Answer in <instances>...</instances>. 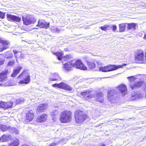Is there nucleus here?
<instances>
[{"instance_id":"obj_34","label":"nucleus","mask_w":146,"mask_h":146,"mask_svg":"<svg viewBox=\"0 0 146 146\" xmlns=\"http://www.w3.org/2000/svg\"><path fill=\"white\" fill-rule=\"evenodd\" d=\"M130 83H132L133 82L135 81L136 79L137 78L135 77L134 76H131L127 77Z\"/></svg>"},{"instance_id":"obj_48","label":"nucleus","mask_w":146,"mask_h":146,"mask_svg":"<svg viewBox=\"0 0 146 146\" xmlns=\"http://www.w3.org/2000/svg\"><path fill=\"white\" fill-rule=\"evenodd\" d=\"M143 38L144 40H146V34H145L144 35Z\"/></svg>"},{"instance_id":"obj_26","label":"nucleus","mask_w":146,"mask_h":146,"mask_svg":"<svg viewBox=\"0 0 146 146\" xmlns=\"http://www.w3.org/2000/svg\"><path fill=\"white\" fill-rule=\"evenodd\" d=\"M87 65L89 69H92L96 67V64L94 62L87 61Z\"/></svg>"},{"instance_id":"obj_20","label":"nucleus","mask_w":146,"mask_h":146,"mask_svg":"<svg viewBox=\"0 0 146 146\" xmlns=\"http://www.w3.org/2000/svg\"><path fill=\"white\" fill-rule=\"evenodd\" d=\"M116 92L115 89H112L108 90V98L110 100H111L112 99L114 98V94Z\"/></svg>"},{"instance_id":"obj_40","label":"nucleus","mask_w":146,"mask_h":146,"mask_svg":"<svg viewBox=\"0 0 146 146\" xmlns=\"http://www.w3.org/2000/svg\"><path fill=\"white\" fill-rule=\"evenodd\" d=\"M5 13H3L0 11V18L3 19L4 18Z\"/></svg>"},{"instance_id":"obj_46","label":"nucleus","mask_w":146,"mask_h":146,"mask_svg":"<svg viewBox=\"0 0 146 146\" xmlns=\"http://www.w3.org/2000/svg\"><path fill=\"white\" fill-rule=\"evenodd\" d=\"M7 48V47H6L5 48L3 47L2 48L0 47V52H2L4 50H5Z\"/></svg>"},{"instance_id":"obj_17","label":"nucleus","mask_w":146,"mask_h":146,"mask_svg":"<svg viewBox=\"0 0 146 146\" xmlns=\"http://www.w3.org/2000/svg\"><path fill=\"white\" fill-rule=\"evenodd\" d=\"M23 69V67L21 66H19L16 68L14 69L13 72L11 75V76L13 77H15L18 74H19L20 71Z\"/></svg>"},{"instance_id":"obj_44","label":"nucleus","mask_w":146,"mask_h":146,"mask_svg":"<svg viewBox=\"0 0 146 146\" xmlns=\"http://www.w3.org/2000/svg\"><path fill=\"white\" fill-rule=\"evenodd\" d=\"M5 60L3 58H0V66L4 64Z\"/></svg>"},{"instance_id":"obj_18","label":"nucleus","mask_w":146,"mask_h":146,"mask_svg":"<svg viewBox=\"0 0 146 146\" xmlns=\"http://www.w3.org/2000/svg\"><path fill=\"white\" fill-rule=\"evenodd\" d=\"M23 69V67L21 66H19L16 68L14 69L13 72L11 75V76L13 77H15L18 74H19L20 71Z\"/></svg>"},{"instance_id":"obj_15","label":"nucleus","mask_w":146,"mask_h":146,"mask_svg":"<svg viewBox=\"0 0 146 146\" xmlns=\"http://www.w3.org/2000/svg\"><path fill=\"white\" fill-rule=\"evenodd\" d=\"M11 139V136L9 134H4L0 137V143L9 141Z\"/></svg>"},{"instance_id":"obj_9","label":"nucleus","mask_w":146,"mask_h":146,"mask_svg":"<svg viewBox=\"0 0 146 146\" xmlns=\"http://www.w3.org/2000/svg\"><path fill=\"white\" fill-rule=\"evenodd\" d=\"M50 23L46 22L44 20L39 19L36 26L40 28L47 29L49 27Z\"/></svg>"},{"instance_id":"obj_1","label":"nucleus","mask_w":146,"mask_h":146,"mask_svg":"<svg viewBox=\"0 0 146 146\" xmlns=\"http://www.w3.org/2000/svg\"><path fill=\"white\" fill-rule=\"evenodd\" d=\"M72 113L70 110H64L60 114L59 120L62 123H68L72 120Z\"/></svg>"},{"instance_id":"obj_24","label":"nucleus","mask_w":146,"mask_h":146,"mask_svg":"<svg viewBox=\"0 0 146 146\" xmlns=\"http://www.w3.org/2000/svg\"><path fill=\"white\" fill-rule=\"evenodd\" d=\"M53 54L56 55L58 60H62L64 55V53L62 51H58L56 52H52Z\"/></svg>"},{"instance_id":"obj_3","label":"nucleus","mask_w":146,"mask_h":146,"mask_svg":"<svg viewBox=\"0 0 146 146\" xmlns=\"http://www.w3.org/2000/svg\"><path fill=\"white\" fill-rule=\"evenodd\" d=\"M25 76L26 77L23 80H21L19 81L18 83L19 84H27L30 82L31 76L26 70L23 71L18 76V78L21 79Z\"/></svg>"},{"instance_id":"obj_41","label":"nucleus","mask_w":146,"mask_h":146,"mask_svg":"<svg viewBox=\"0 0 146 146\" xmlns=\"http://www.w3.org/2000/svg\"><path fill=\"white\" fill-rule=\"evenodd\" d=\"M22 102V100L19 98L17 99L15 101L16 104H20Z\"/></svg>"},{"instance_id":"obj_23","label":"nucleus","mask_w":146,"mask_h":146,"mask_svg":"<svg viewBox=\"0 0 146 146\" xmlns=\"http://www.w3.org/2000/svg\"><path fill=\"white\" fill-rule=\"evenodd\" d=\"M23 20L24 24L26 25H29L32 23L31 18L28 17H23Z\"/></svg>"},{"instance_id":"obj_13","label":"nucleus","mask_w":146,"mask_h":146,"mask_svg":"<svg viewBox=\"0 0 146 146\" xmlns=\"http://www.w3.org/2000/svg\"><path fill=\"white\" fill-rule=\"evenodd\" d=\"M116 89H117L123 96L127 94V86L125 85L120 84L116 87Z\"/></svg>"},{"instance_id":"obj_33","label":"nucleus","mask_w":146,"mask_h":146,"mask_svg":"<svg viewBox=\"0 0 146 146\" xmlns=\"http://www.w3.org/2000/svg\"><path fill=\"white\" fill-rule=\"evenodd\" d=\"M110 27V26L108 25H105L104 26H102L100 27V28L102 30L106 31L107 30H109V28Z\"/></svg>"},{"instance_id":"obj_38","label":"nucleus","mask_w":146,"mask_h":146,"mask_svg":"<svg viewBox=\"0 0 146 146\" xmlns=\"http://www.w3.org/2000/svg\"><path fill=\"white\" fill-rule=\"evenodd\" d=\"M21 18L14 15L13 21L19 22L21 21Z\"/></svg>"},{"instance_id":"obj_21","label":"nucleus","mask_w":146,"mask_h":146,"mask_svg":"<svg viewBox=\"0 0 146 146\" xmlns=\"http://www.w3.org/2000/svg\"><path fill=\"white\" fill-rule=\"evenodd\" d=\"M72 67L71 65V62H67L63 64V68L68 71H71Z\"/></svg>"},{"instance_id":"obj_16","label":"nucleus","mask_w":146,"mask_h":146,"mask_svg":"<svg viewBox=\"0 0 146 146\" xmlns=\"http://www.w3.org/2000/svg\"><path fill=\"white\" fill-rule=\"evenodd\" d=\"M143 82L142 81L137 82L134 83L130 84V86L132 90L141 87L143 85Z\"/></svg>"},{"instance_id":"obj_30","label":"nucleus","mask_w":146,"mask_h":146,"mask_svg":"<svg viewBox=\"0 0 146 146\" xmlns=\"http://www.w3.org/2000/svg\"><path fill=\"white\" fill-rule=\"evenodd\" d=\"M127 29L128 30H134L136 29V24L134 23H128L127 24Z\"/></svg>"},{"instance_id":"obj_47","label":"nucleus","mask_w":146,"mask_h":146,"mask_svg":"<svg viewBox=\"0 0 146 146\" xmlns=\"http://www.w3.org/2000/svg\"><path fill=\"white\" fill-rule=\"evenodd\" d=\"M13 52L14 54L15 55L18 52V51L16 50H13Z\"/></svg>"},{"instance_id":"obj_19","label":"nucleus","mask_w":146,"mask_h":146,"mask_svg":"<svg viewBox=\"0 0 146 146\" xmlns=\"http://www.w3.org/2000/svg\"><path fill=\"white\" fill-rule=\"evenodd\" d=\"M46 109V105L45 104H41L38 106L36 111L38 113L43 112Z\"/></svg>"},{"instance_id":"obj_31","label":"nucleus","mask_w":146,"mask_h":146,"mask_svg":"<svg viewBox=\"0 0 146 146\" xmlns=\"http://www.w3.org/2000/svg\"><path fill=\"white\" fill-rule=\"evenodd\" d=\"M0 43L2 44L3 47H7V49L9 47V42L5 40L2 39H0Z\"/></svg>"},{"instance_id":"obj_2","label":"nucleus","mask_w":146,"mask_h":146,"mask_svg":"<svg viewBox=\"0 0 146 146\" xmlns=\"http://www.w3.org/2000/svg\"><path fill=\"white\" fill-rule=\"evenodd\" d=\"M88 117L87 115L80 110H78L75 112V120L77 123L80 124L83 122Z\"/></svg>"},{"instance_id":"obj_5","label":"nucleus","mask_w":146,"mask_h":146,"mask_svg":"<svg viewBox=\"0 0 146 146\" xmlns=\"http://www.w3.org/2000/svg\"><path fill=\"white\" fill-rule=\"evenodd\" d=\"M71 62V65L73 67L84 70H87V67L83 63L80 59L76 60L74 62H73V61Z\"/></svg>"},{"instance_id":"obj_4","label":"nucleus","mask_w":146,"mask_h":146,"mask_svg":"<svg viewBox=\"0 0 146 146\" xmlns=\"http://www.w3.org/2000/svg\"><path fill=\"white\" fill-rule=\"evenodd\" d=\"M144 51L141 49H138L135 51L134 60L137 63H143L144 61Z\"/></svg>"},{"instance_id":"obj_22","label":"nucleus","mask_w":146,"mask_h":146,"mask_svg":"<svg viewBox=\"0 0 146 146\" xmlns=\"http://www.w3.org/2000/svg\"><path fill=\"white\" fill-rule=\"evenodd\" d=\"M96 96L97 97L96 101L100 103H102L104 101V98L103 93L102 92L97 93L96 94Z\"/></svg>"},{"instance_id":"obj_28","label":"nucleus","mask_w":146,"mask_h":146,"mask_svg":"<svg viewBox=\"0 0 146 146\" xmlns=\"http://www.w3.org/2000/svg\"><path fill=\"white\" fill-rule=\"evenodd\" d=\"M127 23H122L119 25V31L120 32H124L126 28V24Z\"/></svg>"},{"instance_id":"obj_32","label":"nucleus","mask_w":146,"mask_h":146,"mask_svg":"<svg viewBox=\"0 0 146 146\" xmlns=\"http://www.w3.org/2000/svg\"><path fill=\"white\" fill-rule=\"evenodd\" d=\"M52 77L53 78H50V81H56L60 78V77L58 74L57 73H55L52 75Z\"/></svg>"},{"instance_id":"obj_12","label":"nucleus","mask_w":146,"mask_h":146,"mask_svg":"<svg viewBox=\"0 0 146 146\" xmlns=\"http://www.w3.org/2000/svg\"><path fill=\"white\" fill-rule=\"evenodd\" d=\"M127 64H123L122 65H110L107 66L108 72L115 70L119 68H122L126 65Z\"/></svg>"},{"instance_id":"obj_36","label":"nucleus","mask_w":146,"mask_h":146,"mask_svg":"<svg viewBox=\"0 0 146 146\" xmlns=\"http://www.w3.org/2000/svg\"><path fill=\"white\" fill-rule=\"evenodd\" d=\"M58 113V111L57 110H55L53 111L51 113V116L52 117H54L55 116L57 115Z\"/></svg>"},{"instance_id":"obj_7","label":"nucleus","mask_w":146,"mask_h":146,"mask_svg":"<svg viewBox=\"0 0 146 146\" xmlns=\"http://www.w3.org/2000/svg\"><path fill=\"white\" fill-rule=\"evenodd\" d=\"M13 102L12 101L4 102L0 100V109L6 110L12 108L13 106Z\"/></svg>"},{"instance_id":"obj_14","label":"nucleus","mask_w":146,"mask_h":146,"mask_svg":"<svg viewBox=\"0 0 146 146\" xmlns=\"http://www.w3.org/2000/svg\"><path fill=\"white\" fill-rule=\"evenodd\" d=\"M48 115L46 113H43L39 116L36 118V121L39 123L45 122L47 119Z\"/></svg>"},{"instance_id":"obj_29","label":"nucleus","mask_w":146,"mask_h":146,"mask_svg":"<svg viewBox=\"0 0 146 146\" xmlns=\"http://www.w3.org/2000/svg\"><path fill=\"white\" fill-rule=\"evenodd\" d=\"M11 129V127L10 126L8 127L5 125L0 124V129L3 131H6Z\"/></svg>"},{"instance_id":"obj_8","label":"nucleus","mask_w":146,"mask_h":146,"mask_svg":"<svg viewBox=\"0 0 146 146\" xmlns=\"http://www.w3.org/2000/svg\"><path fill=\"white\" fill-rule=\"evenodd\" d=\"M35 117V113L33 111L31 110H29L25 113V121L26 123L31 121L34 119Z\"/></svg>"},{"instance_id":"obj_49","label":"nucleus","mask_w":146,"mask_h":146,"mask_svg":"<svg viewBox=\"0 0 146 146\" xmlns=\"http://www.w3.org/2000/svg\"><path fill=\"white\" fill-rule=\"evenodd\" d=\"M0 39H1V38H0Z\"/></svg>"},{"instance_id":"obj_35","label":"nucleus","mask_w":146,"mask_h":146,"mask_svg":"<svg viewBox=\"0 0 146 146\" xmlns=\"http://www.w3.org/2000/svg\"><path fill=\"white\" fill-rule=\"evenodd\" d=\"M14 16V15H13L11 14H7V19L9 21H13Z\"/></svg>"},{"instance_id":"obj_10","label":"nucleus","mask_w":146,"mask_h":146,"mask_svg":"<svg viewBox=\"0 0 146 146\" xmlns=\"http://www.w3.org/2000/svg\"><path fill=\"white\" fill-rule=\"evenodd\" d=\"M8 73V70L2 71L0 73V85H2V83L7 81V75Z\"/></svg>"},{"instance_id":"obj_43","label":"nucleus","mask_w":146,"mask_h":146,"mask_svg":"<svg viewBox=\"0 0 146 146\" xmlns=\"http://www.w3.org/2000/svg\"><path fill=\"white\" fill-rule=\"evenodd\" d=\"M15 63L14 61H9L7 64V65L8 66H12Z\"/></svg>"},{"instance_id":"obj_37","label":"nucleus","mask_w":146,"mask_h":146,"mask_svg":"<svg viewBox=\"0 0 146 146\" xmlns=\"http://www.w3.org/2000/svg\"><path fill=\"white\" fill-rule=\"evenodd\" d=\"M13 56V54L11 52H6L5 55V57L6 58L8 59L11 58Z\"/></svg>"},{"instance_id":"obj_45","label":"nucleus","mask_w":146,"mask_h":146,"mask_svg":"<svg viewBox=\"0 0 146 146\" xmlns=\"http://www.w3.org/2000/svg\"><path fill=\"white\" fill-rule=\"evenodd\" d=\"M57 143H51L49 146H56Z\"/></svg>"},{"instance_id":"obj_25","label":"nucleus","mask_w":146,"mask_h":146,"mask_svg":"<svg viewBox=\"0 0 146 146\" xmlns=\"http://www.w3.org/2000/svg\"><path fill=\"white\" fill-rule=\"evenodd\" d=\"M20 144L19 139L16 138L8 144V146H19Z\"/></svg>"},{"instance_id":"obj_39","label":"nucleus","mask_w":146,"mask_h":146,"mask_svg":"<svg viewBox=\"0 0 146 146\" xmlns=\"http://www.w3.org/2000/svg\"><path fill=\"white\" fill-rule=\"evenodd\" d=\"M99 70L103 72H108L107 66L104 67H100Z\"/></svg>"},{"instance_id":"obj_42","label":"nucleus","mask_w":146,"mask_h":146,"mask_svg":"<svg viewBox=\"0 0 146 146\" xmlns=\"http://www.w3.org/2000/svg\"><path fill=\"white\" fill-rule=\"evenodd\" d=\"M112 29L113 31V32H115V31H116L117 27L115 25H113L111 26Z\"/></svg>"},{"instance_id":"obj_11","label":"nucleus","mask_w":146,"mask_h":146,"mask_svg":"<svg viewBox=\"0 0 146 146\" xmlns=\"http://www.w3.org/2000/svg\"><path fill=\"white\" fill-rule=\"evenodd\" d=\"M90 93V91L87 90L83 91L80 93V94L85 100H87L93 98V95L91 94Z\"/></svg>"},{"instance_id":"obj_6","label":"nucleus","mask_w":146,"mask_h":146,"mask_svg":"<svg viewBox=\"0 0 146 146\" xmlns=\"http://www.w3.org/2000/svg\"><path fill=\"white\" fill-rule=\"evenodd\" d=\"M52 86L53 87L62 89L67 91H71L72 90V88L69 85L63 82L53 84L52 85Z\"/></svg>"},{"instance_id":"obj_27","label":"nucleus","mask_w":146,"mask_h":146,"mask_svg":"<svg viewBox=\"0 0 146 146\" xmlns=\"http://www.w3.org/2000/svg\"><path fill=\"white\" fill-rule=\"evenodd\" d=\"M72 56L71 54H66L64 56L62 60V62H66L70 60L72 58Z\"/></svg>"}]
</instances>
